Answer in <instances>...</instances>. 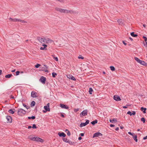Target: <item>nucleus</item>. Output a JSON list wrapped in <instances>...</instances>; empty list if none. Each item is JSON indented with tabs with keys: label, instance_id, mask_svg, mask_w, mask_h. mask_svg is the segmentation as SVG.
I'll list each match as a JSON object with an SVG mask.
<instances>
[{
	"label": "nucleus",
	"instance_id": "24",
	"mask_svg": "<svg viewBox=\"0 0 147 147\" xmlns=\"http://www.w3.org/2000/svg\"><path fill=\"white\" fill-rule=\"evenodd\" d=\"M110 122L111 123H113V122L117 121L116 119L114 118L112 120L110 119L109 120Z\"/></svg>",
	"mask_w": 147,
	"mask_h": 147
},
{
	"label": "nucleus",
	"instance_id": "63",
	"mask_svg": "<svg viewBox=\"0 0 147 147\" xmlns=\"http://www.w3.org/2000/svg\"><path fill=\"white\" fill-rule=\"evenodd\" d=\"M143 26L144 27H146V25L145 24H144L143 25Z\"/></svg>",
	"mask_w": 147,
	"mask_h": 147
},
{
	"label": "nucleus",
	"instance_id": "31",
	"mask_svg": "<svg viewBox=\"0 0 147 147\" xmlns=\"http://www.w3.org/2000/svg\"><path fill=\"white\" fill-rule=\"evenodd\" d=\"M20 19H17V18H14L13 19L12 22H18V21H20Z\"/></svg>",
	"mask_w": 147,
	"mask_h": 147
},
{
	"label": "nucleus",
	"instance_id": "62",
	"mask_svg": "<svg viewBox=\"0 0 147 147\" xmlns=\"http://www.w3.org/2000/svg\"><path fill=\"white\" fill-rule=\"evenodd\" d=\"M69 143L70 144H72V142H71L70 141H69Z\"/></svg>",
	"mask_w": 147,
	"mask_h": 147
},
{
	"label": "nucleus",
	"instance_id": "14",
	"mask_svg": "<svg viewBox=\"0 0 147 147\" xmlns=\"http://www.w3.org/2000/svg\"><path fill=\"white\" fill-rule=\"evenodd\" d=\"M6 118L7 119L8 122L11 123V122L12 119L11 116H6Z\"/></svg>",
	"mask_w": 147,
	"mask_h": 147
},
{
	"label": "nucleus",
	"instance_id": "15",
	"mask_svg": "<svg viewBox=\"0 0 147 147\" xmlns=\"http://www.w3.org/2000/svg\"><path fill=\"white\" fill-rule=\"evenodd\" d=\"M67 78L70 79L72 80H75V78L72 76L71 75H68L67 76Z\"/></svg>",
	"mask_w": 147,
	"mask_h": 147
},
{
	"label": "nucleus",
	"instance_id": "53",
	"mask_svg": "<svg viewBox=\"0 0 147 147\" xmlns=\"http://www.w3.org/2000/svg\"><path fill=\"white\" fill-rule=\"evenodd\" d=\"M82 138L81 137H80L78 138V140H80L82 139Z\"/></svg>",
	"mask_w": 147,
	"mask_h": 147
},
{
	"label": "nucleus",
	"instance_id": "2",
	"mask_svg": "<svg viewBox=\"0 0 147 147\" xmlns=\"http://www.w3.org/2000/svg\"><path fill=\"white\" fill-rule=\"evenodd\" d=\"M39 40L41 43L44 42L46 43L49 44L53 42V41L52 40L48 38H39Z\"/></svg>",
	"mask_w": 147,
	"mask_h": 147
},
{
	"label": "nucleus",
	"instance_id": "42",
	"mask_svg": "<svg viewBox=\"0 0 147 147\" xmlns=\"http://www.w3.org/2000/svg\"><path fill=\"white\" fill-rule=\"evenodd\" d=\"M143 38L144 39V41L145 42H146L147 40V38L145 36H143Z\"/></svg>",
	"mask_w": 147,
	"mask_h": 147
},
{
	"label": "nucleus",
	"instance_id": "27",
	"mask_svg": "<svg viewBox=\"0 0 147 147\" xmlns=\"http://www.w3.org/2000/svg\"><path fill=\"white\" fill-rule=\"evenodd\" d=\"M97 120H95L94 121H92L91 122V123L93 125H94L96 123H97Z\"/></svg>",
	"mask_w": 147,
	"mask_h": 147
},
{
	"label": "nucleus",
	"instance_id": "57",
	"mask_svg": "<svg viewBox=\"0 0 147 147\" xmlns=\"http://www.w3.org/2000/svg\"><path fill=\"white\" fill-rule=\"evenodd\" d=\"M123 108H124V109H126V108H127V107L126 106H123Z\"/></svg>",
	"mask_w": 147,
	"mask_h": 147
},
{
	"label": "nucleus",
	"instance_id": "59",
	"mask_svg": "<svg viewBox=\"0 0 147 147\" xmlns=\"http://www.w3.org/2000/svg\"><path fill=\"white\" fill-rule=\"evenodd\" d=\"M32 128L31 126H28V128L29 129H30Z\"/></svg>",
	"mask_w": 147,
	"mask_h": 147
},
{
	"label": "nucleus",
	"instance_id": "38",
	"mask_svg": "<svg viewBox=\"0 0 147 147\" xmlns=\"http://www.w3.org/2000/svg\"><path fill=\"white\" fill-rule=\"evenodd\" d=\"M40 66V64H39L37 63L35 65V67L36 68H38V67H39Z\"/></svg>",
	"mask_w": 147,
	"mask_h": 147
},
{
	"label": "nucleus",
	"instance_id": "12",
	"mask_svg": "<svg viewBox=\"0 0 147 147\" xmlns=\"http://www.w3.org/2000/svg\"><path fill=\"white\" fill-rule=\"evenodd\" d=\"M60 106L62 109H68L69 108V107L68 106L64 104H60Z\"/></svg>",
	"mask_w": 147,
	"mask_h": 147
},
{
	"label": "nucleus",
	"instance_id": "22",
	"mask_svg": "<svg viewBox=\"0 0 147 147\" xmlns=\"http://www.w3.org/2000/svg\"><path fill=\"white\" fill-rule=\"evenodd\" d=\"M133 138L134 140L136 142H138V140L137 139V135L135 136H133Z\"/></svg>",
	"mask_w": 147,
	"mask_h": 147
},
{
	"label": "nucleus",
	"instance_id": "51",
	"mask_svg": "<svg viewBox=\"0 0 147 147\" xmlns=\"http://www.w3.org/2000/svg\"><path fill=\"white\" fill-rule=\"evenodd\" d=\"M147 139V136H146L145 137H144L143 139L145 140Z\"/></svg>",
	"mask_w": 147,
	"mask_h": 147
},
{
	"label": "nucleus",
	"instance_id": "25",
	"mask_svg": "<svg viewBox=\"0 0 147 147\" xmlns=\"http://www.w3.org/2000/svg\"><path fill=\"white\" fill-rule=\"evenodd\" d=\"M131 35L133 37H136L138 36V35L136 34H135L134 32H131Z\"/></svg>",
	"mask_w": 147,
	"mask_h": 147
},
{
	"label": "nucleus",
	"instance_id": "30",
	"mask_svg": "<svg viewBox=\"0 0 147 147\" xmlns=\"http://www.w3.org/2000/svg\"><path fill=\"white\" fill-rule=\"evenodd\" d=\"M93 90L92 88H90L89 89V92L90 94H92V92L93 91Z\"/></svg>",
	"mask_w": 147,
	"mask_h": 147
},
{
	"label": "nucleus",
	"instance_id": "45",
	"mask_svg": "<svg viewBox=\"0 0 147 147\" xmlns=\"http://www.w3.org/2000/svg\"><path fill=\"white\" fill-rule=\"evenodd\" d=\"M32 128H36L37 127L36 125L35 124L33 125Z\"/></svg>",
	"mask_w": 147,
	"mask_h": 147
},
{
	"label": "nucleus",
	"instance_id": "23",
	"mask_svg": "<svg viewBox=\"0 0 147 147\" xmlns=\"http://www.w3.org/2000/svg\"><path fill=\"white\" fill-rule=\"evenodd\" d=\"M12 76V74H8V75H6L5 76V77L6 78H10Z\"/></svg>",
	"mask_w": 147,
	"mask_h": 147
},
{
	"label": "nucleus",
	"instance_id": "5",
	"mask_svg": "<svg viewBox=\"0 0 147 147\" xmlns=\"http://www.w3.org/2000/svg\"><path fill=\"white\" fill-rule=\"evenodd\" d=\"M38 95L37 93L35 91H32L31 93V96L33 98H36Z\"/></svg>",
	"mask_w": 147,
	"mask_h": 147
},
{
	"label": "nucleus",
	"instance_id": "3",
	"mask_svg": "<svg viewBox=\"0 0 147 147\" xmlns=\"http://www.w3.org/2000/svg\"><path fill=\"white\" fill-rule=\"evenodd\" d=\"M134 59L138 63H140V64L144 65H147V63H146L145 61L140 60L138 58L135 57Z\"/></svg>",
	"mask_w": 147,
	"mask_h": 147
},
{
	"label": "nucleus",
	"instance_id": "41",
	"mask_svg": "<svg viewBox=\"0 0 147 147\" xmlns=\"http://www.w3.org/2000/svg\"><path fill=\"white\" fill-rule=\"evenodd\" d=\"M79 110V109H74V111L75 112H76Z\"/></svg>",
	"mask_w": 147,
	"mask_h": 147
},
{
	"label": "nucleus",
	"instance_id": "33",
	"mask_svg": "<svg viewBox=\"0 0 147 147\" xmlns=\"http://www.w3.org/2000/svg\"><path fill=\"white\" fill-rule=\"evenodd\" d=\"M52 76L53 78H55L57 75V74L55 72H53L52 73Z\"/></svg>",
	"mask_w": 147,
	"mask_h": 147
},
{
	"label": "nucleus",
	"instance_id": "49",
	"mask_svg": "<svg viewBox=\"0 0 147 147\" xmlns=\"http://www.w3.org/2000/svg\"><path fill=\"white\" fill-rule=\"evenodd\" d=\"M128 133L129 134V135H132V136L133 135V134H132V133H131V132H128Z\"/></svg>",
	"mask_w": 147,
	"mask_h": 147
},
{
	"label": "nucleus",
	"instance_id": "35",
	"mask_svg": "<svg viewBox=\"0 0 147 147\" xmlns=\"http://www.w3.org/2000/svg\"><path fill=\"white\" fill-rule=\"evenodd\" d=\"M28 118L29 119H34L35 118V117L34 116H32L31 117H28Z\"/></svg>",
	"mask_w": 147,
	"mask_h": 147
},
{
	"label": "nucleus",
	"instance_id": "18",
	"mask_svg": "<svg viewBox=\"0 0 147 147\" xmlns=\"http://www.w3.org/2000/svg\"><path fill=\"white\" fill-rule=\"evenodd\" d=\"M42 46L44 47H41L40 48L41 50H46L47 49V45L45 44L42 45Z\"/></svg>",
	"mask_w": 147,
	"mask_h": 147
},
{
	"label": "nucleus",
	"instance_id": "50",
	"mask_svg": "<svg viewBox=\"0 0 147 147\" xmlns=\"http://www.w3.org/2000/svg\"><path fill=\"white\" fill-rule=\"evenodd\" d=\"M80 135L81 136H84V134L83 133H81L80 134Z\"/></svg>",
	"mask_w": 147,
	"mask_h": 147
},
{
	"label": "nucleus",
	"instance_id": "26",
	"mask_svg": "<svg viewBox=\"0 0 147 147\" xmlns=\"http://www.w3.org/2000/svg\"><path fill=\"white\" fill-rule=\"evenodd\" d=\"M86 125L85 123H82L80 124V126L81 127H82L83 126H85Z\"/></svg>",
	"mask_w": 147,
	"mask_h": 147
},
{
	"label": "nucleus",
	"instance_id": "52",
	"mask_svg": "<svg viewBox=\"0 0 147 147\" xmlns=\"http://www.w3.org/2000/svg\"><path fill=\"white\" fill-rule=\"evenodd\" d=\"M110 126L111 127H114L115 126V125H114L111 124Z\"/></svg>",
	"mask_w": 147,
	"mask_h": 147
},
{
	"label": "nucleus",
	"instance_id": "47",
	"mask_svg": "<svg viewBox=\"0 0 147 147\" xmlns=\"http://www.w3.org/2000/svg\"><path fill=\"white\" fill-rule=\"evenodd\" d=\"M89 120H87L86 122H85V123L86 124V125H87L89 123Z\"/></svg>",
	"mask_w": 147,
	"mask_h": 147
},
{
	"label": "nucleus",
	"instance_id": "19",
	"mask_svg": "<svg viewBox=\"0 0 147 147\" xmlns=\"http://www.w3.org/2000/svg\"><path fill=\"white\" fill-rule=\"evenodd\" d=\"M117 22L120 25H122L123 24V20L122 19H119L117 21Z\"/></svg>",
	"mask_w": 147,
	"mask_h": 147
},
{
	"label": "nucleus",
	"instance_id": "29",
	"mask_svg": "<svg viewBox=\"0 0 147 147\" xmlns=\"http://www.w3.org/2000/svg\"><path fill=\"white\" fill-rule=\"evenodd\" d=\"M14 111L13 110L11 109L8 111V112L11 114H13L14 113Z\"/></svg>",
	"mask_w": 147,
	"mask_h": 147
},
{
	"label": "nucleus",
	"instance_id": "46",
	"mask_svg": "<svg viewBox=\"0 0 147 147\" xmlns=\"http://www.w3.org/2000/svg\"><path fill=\"white\" fill-rule=\"evenodd\" d=\"M20 73V72L19 71H17L16 72V75L17 76V75H19Z\"/></svg>",
	"mask_w": 147,
	"mask_h": 147
},
{
	"label": "nucleus",
	"instance_id": "17",
	"mask_svg": "<svg viewBox=\"0 0 147 147\" xmlns=\"http://www.w3.org/2000/svg\"><path fill=\"white\" fill-rule=\"evenodd\" d=\"M58 135L60 137H65L66 136V135L63 132H59L58 133Z\"/></svg>",
	"mask_w": 147,
	"mask_h": 147
},
{
	"label": "nucleus",
	"instance_id": "7",
	"mask_svg": "<svg viewBox=\"0 0 147 147\" xmlns=\"http://www.w3.org/2000/svg\"><path fill=\"white\" fill-rule=\"evenodd\" d=\"M44 109L48 111H50V104L48 103L47 105L45 106L44 107Z\"/></svg>",
	"mask_w": 147,
	"mask_h": 147
},
{
	"label": "nucleus",
	"instance_id": "10",
	"mask_svg": "<svg viewBox=\"0 0 147 147\" xmlns=\"http://www.w3.org/2000/svg\"><path fill=\"white\" fill-rule=\"evenodd\" d=\"M113 99L115 100L118 101L121 100L120 97L117 95H115L113 96Z\"/></svg>",
	"mask_w": 147,
	"mask_h": 147
},
{
	"label": "nucleus",
	"instance_id": "20",
	"mask_svg": "<svg viewBox=\"0 0 147 147\" xmlns=\"http://www.w3.org/2000/svg\"><path fill=\"white\" fill-rule=\"evenodd\" d=\"M35 137H34L33 136H30L28 137V138L30 140L34 141Z\"/></svg>",
	"mask_w": 147,
	"mask_h": 147
},
{
	"label": "nucleus",
	"instance_id": "6",
	"mask_svg": "<svg viewBox=\"0 0 147 147\" xmlns=\"http://www.w3.org/2000/svg\"><path fill=\"white\" fill-rule=\"evenodd\" d=\"M88 111L87 110H85L82 112L80 114V116L82 117L86 115H87Z\"/></svg>",
	"mask_w": 147,
	"mask_h": 147
},
{
	"label": "nucleus",
	"instance_id": "16",
	"mask_svg": "<svg viewBox=\"0 0 147 147\" xmlns=\"http://www.w3.org/2000/svg\"><path fill=\"white\" fill-rule=\"evenodd\" d=\"M136 113L135 111H133L132 113L130 111H128L127 113V114L129 115L130 116H131L132 115H135Z\"/></svg>",
	"mask_w": 147,
	"mask_h": 147
},
{
	"label": "nucleus",
	"instance_id": "1",
	"mask_svg": "<svg viewBox=\"0 0 147 147\" xmlns=\"http://www.w3.org/2000/svg\"><path fill=\"white\" fill-rule=\"evenodd\" d=\"M55 10L58 11L61 13H74V11L72 10H69L67 9H62L58 7H56L55 8Z\"/></svg>",
	"mask_w": 147,
	"mask_h": 147
},
{
	"label": "nucleus",
	"instance_id": "4",
	"mask_svg": "<svg viewBox=\"0 0 147 147\" xmlns=\"http://www.w3.org/2000/svg\"><path fill=\"white\" fill-rule=\"evenodd\" d=\"M18 115H22L25 114L26 113V111L22 109H20L18 110Z\"/></svg>",
	"mask_w": 147,
	"mask_h": 147
},
{
	"label": "nucleus",
	"instance_id": "39",
	"mask_svg": "<svg viewBox=\"0 0 147 147\" xmlns=\"http://www.w3.org/2000/svg\"><path fill=\"white\" fill-rule=\"evenodd\" d=\"M20 21L19 22H21L22 23H27V22L26 21H25L23 20H20Z\"/></svg>",
	"mask_w": 147,
	"mask_h": 147
},
{
	"label": "nucleus",
	"instance_id": "37",
	"mask_svg": "<svg viewBox=\"0 0 147 147\" xmlns=\"http://www.w3.org/2000/svg\"><path fill=\"white\" fill-rule=\"evenodd\" d=\"M35 104V102L34 101H32L31 104V105L32 106H34Z\"/></svg>",
	"mask_w": 147,
	"mask_h": 147
},
{
	"label": "nucleus",
	"instance_id": "40",
	"mask_svg": "<svg viewBox=\"0 0 147 147\" xmlns=\"http://www.w3.org/2000/svg\"><path fill=\"white\" fill-rule=\"evenodd\" d=\"M141 121L143 122V123H144L145 122V119L144 118L142 117L141 119Z\"/></svg>",
	"mask_w": 147,
	"mask_h": 147
},
{
	"label": "nucleus",
	"instance_id": "56",
	"mask_svg": "<svg viewBox=\"0 0 147 147\" xmlns=\"http://www.w3.org/2000/svg\"><path fill=\"white\" fill-rule=\"evenodd\" d=\"M13 19H12V18H9V20H10V21H13Z\"/></svg>",
	"mask_w": 147,
	"mask_h": 147
},
{
	"label": "nucleus",
	"instance_id": "36",
	"mask_svg": "<svg viewBox=\"0 0 147 147\" xmlns=\"http://www.w3.org/2000/svg\"><path fill=\"white\" fill-rule=\"evenodd\" d=\"M65 131L66 132L67 131V134L68 136H70V132L69 131V130L68 129H66Z\"/></svg>",
	"mask_w": 147,
	"mask_h": 147
},
{
	"label": "nucleus",
	"instance_id": "34",
	"mask_svg": "<svg viewBox=\"0 0 147 147\" xmlns=\"http://www.w3.org/2000/svg\"><path fill=\"white\" fill-rule=\"evenodd\" d=\"M110 68L111 70L112 71H114L115 70L114 67L113 66H110Z\"/></svg>",
	"mask_w": 147,
	"mask_h": 147
},
{
	"label": "nucleus",
	"instance_id": "28",
	"mask_svg": "<svg viewBox=\"0 0 147 147\" xmlns=\"http://www.w3.org/2000/svg\"><path fill=\"white\" fill-rule=\"evenodd\" d=\"M63 141H64L65 142L69 143V140H67V139L66 138H63Z\"/></svg>",
	"mask_w": 147,
	"mask_h": 147
},
{
	"label": "nucleus",
	"instance_id": "48",
	"mask_svg": "<svg viewBox=\"0 0 147 147\" xmlns=\"http://www.w3.org/2000/svg\"><path fill=\"white\" fill-rule=\"evenodd\" d=\"M57 0L61 3H63L64 2V0Z\"/></svg>",
	"mask_w": 147,
	"mask_h": 147
},
{
	"label": "nucleus",
	"instance_id": "58",
	"mask_svg": "<svg viewBox=\"0 0 147 147\" xmlns=\"http://www.w3.org/2000/svg\"><path fill=\"white\" fill-rule=\"evenodd\" d=\"M42 111H43V113H45L47 111L46 110H43Z\"/></svg>",
	"mask_w": 147,
	"mask_h": 147
},
{
	"label": "nucleus",
	"instance_id": "32",
	"mask_svg": "<svg viewBox=\"0 0 147 147\" xmlns=\"http://www.w3.org/2000/svg\"><path fill=\"white\" fill-rule=\"evenodd\" d=\"M52 56L53 57V58L55 60L57 61H58V59L57 57H55L54 55H53Z\"/></svg>",
	"mask_w": 147,
	"mask_h": 147
},
{
	"label": "nucleus",
	"instance_id": "60",
	"mask_svg": "<svg viewBox=\"0 0 147 147\" xmlns=\"http://www.w3.org/2000/svg\"><path fill=\"white\" fill-rule=\"evenodd\" d=\"M16 71V70L15 69H14L13 70H12L11 71V72H14Z\"/></svg>",
	"mask_w": 147,
	"mask_h": 147
},
{
	"label": "nucleus",
	"instance_id": "44",
	"mask_svg": "<svg viewBox=\"0 0 147 147\" xmlns=\"http://www.w3.org/2000/svg\"><path fill=\"white\" fill-rule=\"evenodd\" d=\"M78 58L79 59H83L84 58L83 57H82V56H79L78 57Z\"/></svg>",
	"mask_w": 147,
	"mask_h": 147
},
{
	"label": "nucleus",
	"instance_id": "61",
	"mask_svg": "<svg viewBox=\"0 0 147 147\" xmlns=\"http://www.w3.org/2000/svg\"><path fill=\"white\" fill-rule=\"evenodd\" d=\"M2 72V70H0V75H1V74Z\"/></svg>",
	"mask_w": 147,
	"mask_h": 147
},
{
	"label": "nucleus",
	"instance_id": "11",
	"mask_svg": "<svg viewBox=\"0 0 147 147\" xmlns=\"http://www.w3.org/2000/svg\"><path fill=\"white\" fill-rule=\"evenodd\" d=\"M34 141H36L37 142H43V140L40 138L35 137V139Z\"/></svg>",
	"mask_w": 147,
	"mask_h": 147
},
{
	"label": "nucleus",
	"instance_id": "55",
	"mask_svg": "<svg viewBox=\"0 0 147 147\" xmlns=\"http://www.w3.org/2000/svg\"><path fill=\"white\" fill-rule=\"evenodd\" d=\"M119 129V127H116L115 129V130L116 131H118Z\"/></svg>",
	"mask_w": 147,
	"mask_h": 147
},
{
	"label": "nucleus",
	"instance_id": "54",
	"mask_svg": "<svg viewBox=\"0 0 147 147\" xmlns=\"http://www.w3.org/2000/svg\"><path fill=\"white\" fill-rule=\"evenodd\" d=\"M123 43L125 45H127V43H126L124 41H123Z\"/></svg>",
	"mask_w": 147,
	"mask_h": 147
},
{
	"label": "nucleus",
	"instance_id": "8",
	"mask_svg": "<svg viewBox=\"0 0 147 147\" xmlns=\"http://www.w3.org/2000/svg\"><path fill=\"white\" fill-rule=\"evenodd\" d=\"M39 80L42 83L44 84L46 81V78L43 76H42L40 78Z\"/></svg>",
	"mask_w": 147,
	"mask_h": 147
},
{
	"label": "nucleus",
	"instance_id": "43",
	"mask_svg": "<svg viewBox=\"0 0 147 147\" xmlns=\"http://www.w3.org/2000/svg\"><path fill=\"white\" fill-rule=\"evenodd\" d=\"M23 105L24 107H25L27 109H28V107L26 105L24 104H23Z\"/></svg>",
	"mask_w": 147,
	"mask_h": 147
},
{
	"label": "nucleus",
	"instance_id": "64",
	"mask_svg": "<svg viewBox=\"0 0 147 147\" xmlns=\"http://www.w3.org/2000/svg\"><path fill=\"white\" fill-rule=\"evenodd\" d=\"M120 128L121 129H122L123 128V127L122 126L120 127Z\"/></svg>",
	"mask_w": 147,
	"mask_h": 147
},
{
	"label": "nucleus",
	"instance_id": "9",
	"mask_svg": "<svg viewBox=\"0 0 147 147\" xmlns=\"http://www.w3.org/2000/svg\"><path fill=\"white\" fill-rule=\"evenodd\" d=\"M48 66L45 65H44V66L41 67V70L45 71V72H48L47 70Z\"/></svg>",
	"mask_w": 147,
	"mask_h": 147
},
{
	"label": "nucleus",
	"instance_id": "21",
	"mask_svg": "<svg viewBox=\"0 0 147 147\" xmlns=\"http://www.w3.org/2000/svg\"><path fill=\"white\" fill-rule=\"evenodd\" d=\"M146 108H144L143 107H142L141 108V110L143 111V113H146Z\"/></svg>",
	"mask_w": 147,
	"mask_h": 147
},
{
	"label": "nucleus",
	"instance_id": "13",
	"mask_svg": "<svg viewBox=\"0 0 147 147\" xmlns=\"http://www.w3.org/2000/svg\"><path fill=\"white\" fill-rule=\"evenodd\" d=\"M102 136V134L100 132H96L95 133L93 136V138L95 137H98L99 136Z\"/></svg>",
	"mask_w": 147,
	"mask_h": 147
}]
</instances>
